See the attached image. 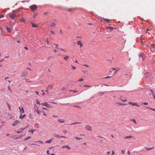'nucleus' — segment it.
<instances>
[{
  "label": "nucleus",
  "mask_w": 155,
  "mask_h": 155,
  "mask_svg": "<svg viewBox=\"0 0 155 155\" xmlns=\"http://www.w3.org/2000/svg\"><path fill=\"white\" fill-rule=\"evenodd\" d=\"M30 7L32 11H34L37 10L38 7L36 5H33L30 6Z\"/></svg>",
  "instance_id": "f257e3e1"
},
{
  "label": "nucleus",
  "mask_w": 155,
  "mask_h": 155,
  "mask_svg": "<svg viewBox=\"0 0 155 155\" xmlns=\"http://www.w3.org/2000/svg\"><path fill=\"white\" fill-rule=\"evenodd\" d=\"M9 15L10 17L13 19H15L17 17V15L13 13H10Z\"/></svg>",
  "instance_id": "f03ea898"
},
{
  "label": "nucleus",
  "mask_w": 155,
  "mask_h": 155,
  "mask_svg": "<svg viewBox=\"0 0 155 155\" xmlns=\"http://www.w3.org/2000/svg\"><path fill=\"white\" fill-rule=\"evenodd\" d=\"M85 128L86 130L89 131H92L93 130L92 127L89 125H86L85 127Z\"/></svg>",
  "instance_id": "7ed1b4c3"
},
{
  "label": "nucleus",
  "mask_w": 155,
  "mask_h": 155,
  "mask_svg": "<svg viewBox=\"0 0 155 155\" xmlns=\"http://www.w3.org/2000/svg\"><path fill=\"white\" fill-rule=\"evenodd\" d=\"M65 120L63 119H58V122L59 123H63L65 122Z\"/></svg>",
  "instance_id": "20e7f679"
},
{
  "label": "nucleus",
  "mask_w": 155,
  "mask_h": 155,
  "mask_svg": "<svg viewBox=\"0 0 155 155\" xmlns=\"http://www.w3.org/2000/svg\"><path fill=\"white\" fill-rule=\"evenodd\" d=\"M144 76L145 78H149L151 76V74L149 73H147L145 74Z\"/></svg>",
  "instance_id": "39448f33"
},
{
  "label": "nucleus",
  "mask_w": 155,
  "mask_h": 155,
  "mask_svg": "<svg viewBox=\"0 0 155 155\" xmlns=\"http://www.w3.org/2000/svg\"><path fill=\"white\" fill-rule=\"evenodd\" d=\"M41 105L45 106L48 108L50 107L49 104H48L47 102H45L43 103H41Z\"/></svg>",
  "instance_id": "423d86ee"
},
{
  "label": "nucleus",
  "mask_w": 155,
  "mask_h": 155,
  "mask_svg": "<svg viewBox=\"0 0 155 155\" xmlns=\"http://www.w3.org/2000/svg\"><path fill=\"white\" fill-rule=\"evenodd\" d=\"M54 137H56L57 138H60V137H64V138H66V137L64 136H60L58 134H54Z\"/></svg>",
  "instance_id": "0eeeda50"
},
{
  "label": "nucleus",
  "mask_w": 155,
  "mask_h": 155,
  "mask_svg": "<svg viewBox=\"0 0 155 155\" xmlns=\"http://www.w3.org/2000/svg\"><path fill=\"white\" fill-rule=\"evenodd\" d=\"M128 103L129 104H131L133 106L135 105L138 107H139V106L136 103H134L131 102H129Z\"/></svg>",
  "instance_id": "6e6552de"
},
{
  "label": "nucleus",
  "mask_w": 155,
  "mask_h": 155,
  "mask_svg": "<svg viewBox=\"0 0 155 155\" xmlns=\"http://www.w3.org/2000/svg\"><path fill=\"white\" fill-rule=\"evenodd\" d=\"M76 9V8H67V10L69 12H71L72 11L74 10H75Z\"/></svg>",
  "instance_id": "1a4fd4ad"
},
{
  "label": "nucleus",
  "mask_w": 155,
  "mask_h": 155,
  "mask_svg": "<svg viewBox=\"0 0 155 155\" xmlns=\"http://www.w3.org/2000/svg\"><path fill=\"white\" fill-rule=\"evenodd\" d=\"M61 148H66L68 149V150H70L71 149L70 147L68 146H63L61 147Z\"/></svg>",
  "instance_id": "9d476101"
},
{
  "label": "nucleus",
  "mask_w": 155,
  "mask_h": 155,
  "mask_svg": "<svg viewBox=\"0 0 155 155\" xmlns=\"http://www.w3.org/2000/svg\"><path fill=\"white\" fill-rule=\"evenodd\" d=\"M19 123V121L18 120H16L12 124L13 126H15L17 125Z\"/></svg>",
  "instance_id": "9b49d317"
},
{
  "label": "nucleus",
  "mask_w": 155,
  "mask_h": 155,
  "mask_svg": "<svg viewBox=\"0 0 155 155\" xmlns=\"http://www.w3.org/2000/svg\"><path fill=\"white\" fill-rule=\"evenodd\" d=\"M53 87V86L51 85H49L47 87L48 89L49 90H51L52 88Z\"/></svg>",
  "instance_id": "f8f14e48"
},
{
  "label": "nucleus",
  "mask_w": 155,
  "mask_h": 155,
  "mask_svg": "<svg viewBox=\"0 0 155 155\" xmlns=\"http://www.w3.org/2000/svg\"><path fill=\"white\" fill-rule=\"evenodd\" d=\"M56 25V24L55 23H54V22H52L51 23V24L50 25V27H54Z\"/></svg>",
  "instance_id": "ddd939ff"
},
{
  "label": "nucleus",
  "mask_w": 155,
  "mask_h": 155,
  "mask_svg": "<svg viewBox=\"0 0 155 155\" xmlns=\"http://www.w3.org/2000/svg\"><path fill=\"white\" fill-rule=\"evenodd\" d=\"M78 45H80V47H82V44L81 42V41H78L77 43Z\"/></svg>",
  "instance_id": "4468645a"
},
{
  "label": "nucleus",
  "mask_w": 155,
  "mask_h": 155,
  "mask_svg": "<svg viewBox=\"0 0 155 155\" xmlns=\"http://www.w3.org/2000/svg\"><path fill=\"white\" fill-rule=\"evenodd\" d=\"M35 142L38 143H39V144H43V143H43V142L41 140L37 141H36Z\"/></svg>",
  "instance_id": "2eb2a0df"
},
{
  "label": "nucleus",
  "mask_w": 155,
  "mask_h": 155,
  "mask_svg": "<svg viewBox=\"0 0 155 155\" xmlns=\"http://www.w3.org/2000/svg\"><path fill=\"white\" fill-rule=\"evenodd\" d=\"M19 108L20 109V111L22 113H24V110L23 107H22V109H21V108L20 107H19Z\"/></svg>",
  "instance_id": "dca6fc26"
},
{
  "label": "nucleus",
  "mask_w": 155,
  "mask_h": 155,
  "mask_svg": "<svg viewBox=\"0 0 155 155\" xmlns=\"http://www.w3.org/2000/svg\"><path fill=\"white\" fill-rule=\"evenodd\" d=\"M35 111L38 114H40L41 112L38 109H36L35 110Z\"/></svg>",
  "instance_id": "f3484780"
},
{
  "label": "nucleus",
  "mask_w": 155,
  "mask_h": 155,
  "mask_svg": "<svg viewBox=\"0 0 155 155\" xmlns=\"http://www.w3.org/2000/svg\"><path fill=\"white\" fill-rule=\"evenodd\" d=\"M7 30L8 32H9V33L11 32V30L10 29V28H9L7 27Z\"/></svg>",
  "instance_id": "a211bd4d"
},
{
  "label": "nucleus",
  "mask_w": 155,
  "mask_h": 155,
  "mask_svg": "<svg viewBox=\"0 0 155 155\" xmlns=\"http://www.w3.org/2000/svg\"><path fill=\"white\" fill-rule=\"evenodd\" d=\"M26 116V115L25 114H24L22 116H20V118L21 119H23V118H24V117Z\"/></svg>",
  "instance_id": "6ab92c4d"
},
{
  "label": "nucleus",
  "mask_w": 155,
  "mask_h": 155,
  "mask_svg": "<svg viewBox=\"0 0 155 155\" xmlns=\"http://www.w3.org/2000/svg\"><path fill=\"white\" fill-rule=\"evenodd\" d=\"M64 59L67 60L69 58V57L68 56H67V55H65L64 57Z\"/></svg>",
  "instance_id": "aec40b11"
},
{
  "label": "nucleus",
  "mask_w": 155,
  "mask_h": 155,
  "mask_svg": "<svg viewBox=\"0 0 155 155\" xmlns=\"http://www.w3.org/2000/svg\"><path fill=\"white\" fill-rule=\"evenodd\" d=\"M32 27L34 28H36L38 27V26L36 24H33V23H32Z\"/></svg>",
  "instance_id": "412c9836"
},
{
  "label": "nucleus",
  "mask_w": 155,
  "mask_h": 155,
  "mask_svg": "<svg viewBox=\"0 0 155 155\" xmlns=\"http://www.w3.org/2000/svg\"><path fill=\"white\" fill-rule=\"evenodd\" d=\"M52 140H48L45 142V143H51V141Z\"/></svg>",
  "instance_id": "4be33fe9"
},
{
  "label": "nucleus",
  "mask_w": 155,
  "mask_h": 155,
  "mask_svg": "<svg viewBox=\"0 0 155 155\" xmlns=\"http://www.w3.org/2000/svg\"><path fill=\"white\" fill-rule=\"evenodd\" d=\"M27 74L25 73H23L22 74L21 77H25L26 76Z\"/></svg>",
  "instance_id": "5701e85b"
},
{
  "label": "nucleus",
  "mask_w": 155,
  "mask_h": 155,
  "mask_svg": "<svg viewBox=\"0 0 155 155\" xmlns=\"http://www.w3.org/2000/svg\"><path fill=\"white\" fill-rule=\"evenodd\" d=\"M106 29H109V28H110L112 30H113V28L110 26V27H106Z\"/></svg>",
  "instance_id": "b1692460"
},
{
  "label": "nucleus",
  "mask_w": 155,
  "mask_h": 155,
  "mask_svg": "<svg viewBox=\"0 0 155 155\" xmlns=\"http://www.w3.org/2000/svg\"><path fill=\"white\" fill-rule=\"evenodd\" d=\"M81 124V123H80V122H77V123H73L72 124H71V125H73V124L75 125V124Z\"/></svg>",
  "instance_id": "393cba45"
},
{
  "label": "nucleus",
  "mask_w": 155,
  "mask_h": 155,
  "mask_svg": "<svg viewBox=\"0 0 155 155\" xmlns=\"http://www.w3.org/2000/svg\"><path fill=\"white\" fill-rule=\"evenodd\" d=\"M104 20L107 22L109 23L110 22V20L108 19L104 18Z\"/></svg>",
  "instance_id": "a878e982"
},
{
  "label": "nucleus",
  "mask_w": 155,
  "mask_h": 155,
  "mask_svg": "<svg viewBox=\"0 0 155 155\" xmlns=\"http://www.w3.org/2000/svg\"><path fill=\"white\" fill-rule=\"evenodd\" d=\"M132 137H133V136H126V137H124V138H125L126 139H127L129 138H132Z\"/></svg>",
  "instance_id": "bb28decb"
},
{
  "label": "nucleus",
  "mask_w": 155,
  "mask_h": 155,
  "mask_svg": "<svg viewBox=\"0 0 155 155\" xmlns=\"http://www.w3.org/2000/svg\"><path fill=\"white\" fill-rule=\"evenodd\" d=\"M20 21L22 22H24L25 21V19L24 18H22L20 19Z\"/></svg>",
  "instance_id": "cd10ccee"
},
{
  "label": "nucleus",
  "mask_w": 155,
  "mask_h": 155,
  "mask_svg": "<svg viewBox=\"0 0 155 155\" xmlns=\"http://www.w3.org/2000/svg\"><path fill=\"white\" fill-rule=\"evenodd\" d=\"M92 86L91 85H85L84 86V87H91Z\"/></svg>",
  "instance_id": "c85d7f7f"
},
{
  "label": "nucleus",
  "mask_w": 155,
  "mask_h": 155,
  "mask_svg": "<svg viewBox=\"0 0 155 155\" xmlns=\"http://www.w3.org/2000/svg\"><path fill=\"white\" fill-rule=\"evenodd\" d=\"M34 107L35 110H36V109H38V107L37 106L35 105H34Z\"/></svg>",
  "instance_id": "c756f323"
},
{
  "label": "nucleus",
  "mask_w": 155,
  "mask_h": 155,
  "mask_svg": "<svg viewBox=\"0 0 155 155\" xmlns=\"http://www.w3.org/2000/svg\"><path fill=\"white\" fill-rule=\"evenodd\" d=\"M46 42H47V45H50L48 38H47L46 39Z\"/></svg>",
  "instance_id": "7c9ffc66"
},
{
  "label": "nucleus",
  "mask_w": 155,
  "mask_h": 155,
  "mask_svg": "<svg viewBox=\"0 0 155 155\" xmlns=\"http://www.w3.org/2000/svg\"><path fill=\"white\" fill-rule=\"evenodd\" d=\"M5 17L4 15L3 14H0V18Z\"/></svg>",
  "instance_id": "2f4dec72"
},
{
  "label": "nucleus",
  "mask_w": 155,
  "mask_h": 155,
  "mask_svg": "<svg viewBox=\"0 0 155 155\" xmlns=\"http://www.w3.org/2000/svg\"><path fill=\"white\" fill-rule=\"evenodd\" d=\"M153 147H151V148H146V149L147 150H151L152 149H153Z\"/></svg>",
  "instance_id": "473e14b6"
},
{
  "label": "nucleus",
  "mask_w": 155,
  "mask_h": 155,
  "mask_svg": "<svg viewBox=\"0 0 155 155\" xmlns=\"http://www.w3.org/2000/svg\"><path fill=\"white\" fill-rule=\"evenodd\" d=\"M18 12V11L17 10H13L12 12V13H14L15 12V13H17Z\"/></svg>",
  "instance_id": "72a5a7b5"
},
{
  "label": "nucleus",
  "mask_w": 155,
  "mask_h": 155,
  "mask_svg": "<svg viewBox=\"0 0 155 155\" xmlns=\"http://www.w3.org/2000/svg\"><path fill=\"white\" fill-rule=\"evenodd\" d=\"M151 46L153 48H155V44H151Z\"/></svg>",
  "instance_id": "f704fd0d"
},
{
  "label": "nucleus",
  "mask_w": 155,
  "mask_h": 155,
  "mask_svg": "<svg viewBox=\"0 0 155 155\" xmlns=\"http://www.w3.org/2000/svg\"><path fill=\"white\" fill-rule=\"evenodd\" d=\"M147 108H148V109H151V110H153L155 111V109L151 108L149 107H147Z\"/></svg>",
  "instance_id": "c9c22d12"
},
{
  "label": "nucleus",
  "mask_w": 155,
  "mask_h": 155,
  "mask_svg": "<svg viewBox=\"0 0 155 155\" xmlns=\"http://www.w3.org/2000/svg\"><path fill=\"white\" fill-rule=\"evenodd\" d=\"M54 45H55L56 46V48L57 49H58V44H54Z\"/></svg>",
  "instance_id": "e433bc0d"
},
{
  "label": "nucleus",
  "mask_w": 155,
  "mask_h": 155,
  "mask_svg": "<svg viewBox=\"0 0 155 155\" xmlns=\"http://www.w3.org/2000/svg\"><path fill=\"white\" fill-rule=\"evenodd\" d=\"M8 90H10L11 91V92H12V90L11 89L10 87L9 86H8Z\"/></svg>",
  "instance_id": "4c0bfd02"
},
{
  "label": "nucleus",
  "mask_w": 155,
  "mask_h": 155,
  "mask_svg": "<svg viewBox=\"0 0 155 155\" xmlns=\"http://www.w3.org/2000/svg\"><path fill=\"white\" fill-rule=\"evenodd\" d=\"M31 138V137L30 136H29L27 138H25V140H27L29 138Z\"/></svg>",
  "instance_id": "58836bf2"
},
{
  "label": "nucleus",
  "mask_w": 155,
  "mask_h": 155,
  "mask_svg": "<svg viewBox=\"0 0 155 155\" xmlns=\"http://www.w3.org/2000/svg\"><path fill=\"white\" fill-rule=\"evenodd\" d=\"M111 78V76H108L107 77H104V78Z\"/></svg>",
  "instance_id": "ea45409f"
},
{
  "label": "nucleus",
  "mask_w": 155,
  "mask_h": 155,
  "mask_svg": "<svg viewBox=\"0 0 155 155\" xmlns=\"http://www.w3.org/2000/svg\"><path fill=\"white\" fill-rule=\"evenodd\" d=\"M37 103L38 104H41H41L40 103V102H39V101H37Z\"/></svg>",
  "instance_id": "a19ab883"
},
{
  "label": "nucleus",
  "mask_w": 155,
  "mask_h": 155,
  "mask_svg": "<svg viewBox=\"0 0 155 155\" xmlns=\"http://www.w3.org/2000/svg\"><path fill=\"white\" fill-rule=\"evenodd\" d=\"M71 67L73 70H75L76 69V68L75 67L73 66H71Z\"/></svg>",
  "instance_id": "79ce46f5"
},
{
  "label": "nucleus",
  "mask_w": 155,
  "mask_h": 155,
  "mask_svg": "<svg viewBox=\"0 0 155 155\" xmlns=\"http://www.w3.org/2000/svg\"><path fill=\"white\" fill-rule=\"evenodd\" d=\"M132 120H133V122H134V123H135V124H137V123H136V120H135V119H133Z\"/></svg>",
  "instance_id": "37998d69"
},
{
  "label": "nucleus",
  "mask_w": 155,
  "mask_h": 155,
  "mask_svg": "<svg viewBox=\"0 0 155 155\" xmlns=\"http://www.w3.org/2000/svg\"><path fill=\"white\" fill-rule=\"evenodd\" d=\"M74 106L75 107H77L80 108H81V107L79 106H77V105H74Z\"/></svg>",
  "instance_id": "c03bdc74"
},
{
  "label": "nucleus",
  "mask_w": 155,
  "mask_h": 155,
  "mask_svg": "<svg viewBox=\"0 0 155 155\" xmlns=\"http://www.w3.org/2000/svg\"><path fill=\"white\" fill-rule=\"evenodd\" d=\"M117 104H119L120 105H125L124 104H121L120 103H119V102H118L117 103Z\"/></svg>",
  "instance_id": "a18cd8bd"
},
{
  "label": "nucleus",
  "mask_w": 155,
  "mask_h": 155,
  "mask_svg": "<svg viewBox=\"0 0 155 155\" xmlns=\"http://www.w3.org/2000/svg\"><path fill=\"white\" fill-rule=\"evenodd\" d=\"M78 81H83V79L82 78H81L80 79H79Z\"/></svg>",
  "instance_id": "49530a36"
},
{
  "label": "nucleus",
  "mask_w": 155,
  "mask_h": 155,
  "mask_svg": "<svg viewBox=\"0 0 155 155\" xmlns=\"http://www.w3.org/2000/svg\"><path fill=\"white\" fill-rule=\"evenodd\" d=\"M143 103L146 105H148V104L147 102H144V103Z\"/></svg>",
  "instance_id": "de8ad7c7"
},
{
  "label": "nucleus",
  "mask_w": 155,
  "mask_h": 155,
  "mask_svg": "<svg viewBox=\"0 0 155 155\" xmlns=\"http://www.w3.org/2000/svg\"><path fill=\"white\" fill-rule=\"evenodd\" d=\"M114 153H114V150H113L112 151V153L111 155H113L114 154Z\"/></svg>",
  "instance_id": "09e8293b"
},
{
  "label": "nucleus",
  "mask_w": 155,
  "mask_h": 155,
  "mask_svg": "<svg viewBox=\"0 0 155 155\" xmlns=\"http://www.w3.org/2000/svg\"><path fill=\"white\" fill-rule=\"evenodd\" d=\"M75 138L77 139H78V140H81V139H82V138H78V137H75Z\"/></svg>",
  "instance_id": "8fccbe9b"
},
{
  "label": "nucleus",
  "mask_w": 155,
  "mask_h": 155,
  "mask_svg": "<svg viewBox=\"0 0 155 155\" xmlns=\"http://www.w3.org/2000/svg\"><path fill=\"white\" fill-rule=\"evenodd\" d=\"M150 91L152 93V94H153V93L154 92H153V90H150Z\"/></svg>",
  "instance_id": "3c124183"
},
{
  "label": "nucleus",
  "mask_w": 155,
  "mask_h": 155,
  "mask_svg": "<svg viewBox=\"0 0 155 155\" xmlns=\"http://www.w3.org/2000/svg\"><path fill=\"white\" fill-rule=\"evenodd\" d=\"M34 130H31V131H29L31 132L32 134H33V132H34Z\"/></svg>",
  "instance_id": "603ef678"
},
{
  "label": "nucleus",
  "mask_w": 155,
  "mask_h": 155,
  "mask_svg": "<svg viewBox=\"0 0 155 155\" xmlns=\"http://www.w3.org/2000/svg\"><path fill=\"white\" fill-rule=\"evenodd\" d=\"M31 145H37V146H39V145H37V144H35V143H32V144H31Z\"/></svg>",
  "instance_id": "864d4df0"
},
{
  "label": "nucleus",
  "mask_w": 155,
  "mask_h": 155,
  "mask_svg": "<svg viewBox=\"0 0 155 155\" xmlns=\"http://www.w3.org/2000/svg\"><path fill=\"white\" fill-rule=\"evenodd\" d=\"M122 153L123 154H124L125 153V151L124 150H121Z\"/></svg>",
  "instance_id": "5fc2aeb1"
},
{
  "label": "nucleus",
  "mask_w": 155,
  "mask_h": 155,
  "mask_svg": "<svg viewBox=\"0 0 155 155\" xmlns=\"http://www.w3.org/2000/svg\"><path fill=\"white\" fill-rule=\"evenodd\" d=\"M60 50H61V51H65L62 48H60V49H59Z\"/></svg>",
  "instance_id": "6e6d98bb"
},
{
  "label": "nucleus",
  "mask_w": 155,
  "mask_h": 155,
  "mask_svg": "<svg viewBox=\"0 0 155 155\" xmlns=\"http://www.w3.org/2000/svg\"><path fill=\"white\" fill-rule=\"evenodd\" d=\"M63 132L65 134L67 132V131L66 130H65L63 131Z\"/></svg>",
  "instance_id": "4d7b16f0"
},
{
  "label": "nucleus",
  "mask_w": 155,
  "mask_h": 155,
  "mask_svg": "<svg viewBox=\"0 0 155 155\" xmlns=\"http://www.w3.org/2000/svg\"><path fill=\"white\" fill-rule=\"evenodd\" d=\"M49 89H48V88H47V90H46V92H47L48 93V91H49Z\"/></svg>",
  "instance_id": "13d9d810"
},
{
  "label": "nucleus",
  "mask_w": 155,
  "mask_h": 155,
  "mask_svg": "<svg viewBox=\"0 0 155 155\" xmlns=\"http://www.w3.org/2000/svg\"><path fill=\"white\" fill-rule=\"evenodd\" d=\"M5 60V59L4 58L2 59V60H0V61H3Z\"/></svg>",
  "instance_id": "bf43d9fd"
},
{
  "label": "nucleus",
  "mask_w": 155,
  "mask_h": 155,
  "mask_svg": "<svg viewBox=\"0 0 155 155\" xmlns=\"http://www.w3.org/2000/svg\"><path fill=\"white\" fill-rule=\"evenodd\" d=\"M51 31V32L52 34H55V33H54L53 31Z\"/></svg>",
  "instance_id": "052dcab7"
},
{
  "label": "nucleus",
  "mask_w": 155,
  "mask_h": 155,
  "mask_svg": "<svg viewBox=\"0 0 155 155\" xmlns=\"http://www.w3.org/2000/svg\"><path fill=\"white\" fill-rule=\"evenodd\" d=\"M43 113V115L45 116H46V114L45 113V112L44 111H42Z\"/></svg>",
  "instance_id": "680f3d73"
},
{
  "label": "nucleus",
  "mask_w": 155,
  "mask_h": 155,
  "mask_svg": "<svg viewBox=\"0 0 155 155\" xmlns=\"http://www.w3.org/2000/svg\"><path fill=\"white\" fill-rule=\"evenodd\" d=\"M47 153L48 154H50V153H49V150H48L47 151Z\"/></svg>",
  "instance_id": "e2e57ef3"
},
{
  "label": "nucleus",
  "mask_w": 155,
  "mask_h": 155,
  "mask_svg": "<svg viewBox=\"0 0 155 155\" xmlns=\"http://www.w3.org/2000/svg\"><path fill=\"white\" fill-rule=\"evenodd\" d=\"M110 151H108L107 152V154L108 155H109V154H110Z\"/></svg>",
  "instance_id": "0e129e2a"
},
{
  "label": "nucleus",
  "mask_w": 155,
  "mask_h": 155,
  "mask_svg": "<svg viewBox=\"0 0 155 155\" xmlns=\"http://www.w3.org/2000/svg\"><path fill=\"white\" fill-rule=\"evenodd\" d=\"M52 117H55V118H57V117H58L57 116H54V115H53Z\"/></svg>",
  "instance_id": "69168bd1"
},
{
  "label": "nucleus",
  "mask_w": 155,
  "mask_h": 155,
  "mask_svg": "<svg viewBox=\"0 0 155 155\" xmlns=\"http://www.w3.org/2000/svg\"><path fill=\"white\" fill-rule=\"evenodd\" d=\"M128 153L129 154V155H130V152L129 151H128Z\"/></svg>",
  "instance_id": "338daca9"
},
{
  "label": "nucleus",
  "mask_w": 155,
  "mask_h": 155,
  "mask_svg": "<svg viewBox=\"0 0 155 155\" xmlns=\"http://www.w3.org/2000/svg\"><path fill=\"white\" fill-rule=\"evenodd\" d=\"M153 96L154 98L155 99V94H153Z\"/></svg>",
  "instance_id": "774afa93"
}]
</instances>
